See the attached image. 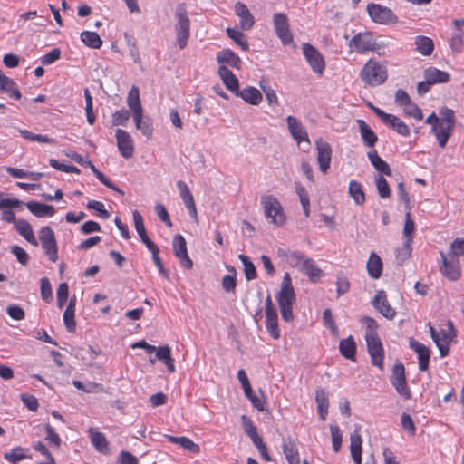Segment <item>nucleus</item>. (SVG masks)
Here are the masks:
<instances>
[{
	"mask_svg": "<svg viewBox=\"0 0 464 464\" xmlns=\"http://www.w3.org/2000/svg\"><path fill=\"white\" fill-rule=\"evenodd\" d=\"M276 301L280 307L283 320L285 322L293 321V305L295 304L296 296L292 285L291 276L287 272L283 276L280 291L276 295Z\"/></svg>",
	"mask_w": 464,
	"mask_h": 464,
	"instance_id": "f257e3e1",
	"label": "nucleus"
},
{
	"mask_svg": "<svg viewBox=\"0 0 464 464\" xmlns=\"http://www.w3.org/2000/svg\"><path fill=\"white\" fill-rule=\"evenodd\" d=\"M261 205L264 208L265 216L270 222L282 227L286 220L285 214L279 200L274 195H264L261 197Z\"/></svg>",
	"mask_w": 464,
	"mask_h": 464,
	"instance_id": "f03ea898",
	"label": "nucleus"
},
{
	"mask_svg": "<svg viewBox=\"0 0 464 464\" xmlns=\"http://www.w3.org/2000/svg\"><path fill=\"white\" fill-rule=\"evenodd\" d=\"M362 80L368 85L378 86L387 79L386 68L373 60H369L360 72Z\"/></svg>",
	"mask_w": 464,
	"mask_h": 464,
	"instance_id": "7ed1b4c3",
	"label": "nucleus"
},
{
	"mask_svg": "<svg viewBox=\"0 0 464 464\" xmlns=\"http://www.w3.org/2000/svg\"><path fill=\"white\" fill-rule=\"evenodd\" d=\"M349 45L360 53L372 51L380 54L381 51L385 47V44L383 42H377L370 32L356 34L351 39Z\"/></svg>",
	"mask_w": 464,
	"mask_h": 464,
	"instance_id": "20e7f679",
	"label": "nucleus"
},
{
	"mask_svg": "<svg viewBox=\"0 0 464 464\" xmlns=\"http://www.w3.org/2000/svg\"><path fill=\"white\" fill-rule=\"evenodd\" d=\"M175 16L178 20L175 25L178 45L180 49L187 46L190 34V21L188 14L182 5H179Z\"/></svg>",
	"mask_w": 464,
	"mask_h": 464,
	"instance_id": "39448f33",
	"label": "nucleus"
},
{
	"mask_svg": "<svg viewBox=\"0 0 464 464\" xmlns=\"http://www.w3.org/2000/svg\"><path fill=\"white\" fill-rule=\"evenodd\" d=\"M367 14L376 24H395L398 23V17L393 11L380 4L370 3L366 7Z\"/></svg>",
	"mask_w": 464,
	"mask_h": 464,
	"instance_id": "423d86ee",
	"label": "nucleus"
},
{
	"mask_svg": "<svg viewBox=\"0 0 464 464\" xmlns=\"http://www.w3.org/2000/svg\"><path fill=\"white\" fill-rule=\"evenodd\" d=\"M273 25L276 36L281 40L284 45H289L294 43L293 34L290 30L288 17L284 13H276L273 17Z\"/></svg>",
	"mask_w": 464,
	"mask_h": 464,
	"instance_id": "0eeeda50",
	"label": "nucleus"
},
{
	"mask_svg": "<svg viewBox=\"0 0 464 464\" xmlns=\"http://www.w3.org/2000/svg\"><path fill=\"white\" fill-rule=\"evenodd\" d=\"M39 239L49 259L52 262H56L58 259V246L53 230L48 226L43 227L39 231Z\"/></svg>",
	"mask_w": 464,
	"mask_h": 464,
	"instance_id": "6e6552de",
	"label": "nucleus"
},
{
	"mask_svg": "<svg viewBox=\"0 0 464 464\" xmlns=\"http://www.w3.org/2000/svg\"><path fill=\"white\" fill-rule=\"evenodd\" d=\"M441 265L439 269L441 275L450 281H457L461 276V268L457 258L447 256L443 251H440Z\"/></svg>",
	"mask_w": 464,
	"mask_h": 464,
	"instance_id": "1a4fd4ad",
	"label": "nucleus"
},
{
	"mask_svg": "<svg viewBox=\"0 0 464 464\" xmlns=\"http://www.w3.org/2000/svg\"><path fill=\"white\" fill-rule=\"evenodd\" d=\"M302 50L312 70L318 75H323L325 63L322 53L308 43L302 44Z\"/></svg>",
	"mask_w": 464,
	"mask_h": 464,
	"instance_id": "9d476101",
	"label": "nucleus"
},
{
	"mask_svg": "<svg viewBox=\"0 0 464 464\" xmlns=\"http://www.w3.org/2000/svg\"><path fill=\"white\" fill-rule=\"evenodd\" d=\"M390 380L396 392L403 397L404 400H409L411 398V391L409 390L406 382L405 368L402 363L398 362L393 366L392 374Z\"/></svg>",
	"mask_w": 464,
	"mask_h": 464,
	"instance_id": "9b49d317",
	"label": "nucleus"
},
{
	"mask_svg": "<svg viewBox=\"0 0 464 464\" xmlns=\"http://www.w3.org/2000/svg\"><path fill=\"white\" fill-rule=\"evenodd\" d=\"M115 138L121 155L125 159L131 158L134 152V142L130 134L122 129H117Z\"/></svg>",
	"mask_w": 464,
	"mask_h": 464,
	"instance_id": "f8f14e48",
	"label": "nucleus"
},
{
	"mask_svg": "<svg viewBox=\"0 0 464 464\" xmlns=\"http://www.w3.org/2000/svg\"><path fill=\"white\" fill-rule=\"evenodd\" d=\"M448 326L450 331L447 332L444 329L440 330L434 340V343L440 351V357H446L449 355L450 344L455 336L453 324L450 321L448 322Z\"/></svg>",
	"mask_w": 464,
	"mask_h": 464,
	"instance_id": "ddd939ff",
	"label": "nucleus"
},
{
	"mask_svg": "<svg viewBox=\"0 0 464 464\" xmlns=\"http://www.w3.org/2000/svg\"><path fill=\"white\" fill-rule=\"evenodd\" d=\"M372 304L373 307L385 318L392 320L395 317L396 311L389 304L385 291L379 290Z\"/></svg>",
	"mask_w": 464,
	"mask_h": 464,
	"instance_id": "4468645a",
	"label": "nucleus"
},
{
	"mask_svg": "<svg viewBox=\"0 0 464 464\" xmlns=\"http://www.w3.org/2000/svg\"><path fill=\"white\" fill-rule=\"evenodd\" d=\"M317 150V161L319 169L323 173H326L330 168L332 159V149L328 142L318 140L315 141Z\"/></svg>",
	"mask_w": 464,
	"mask_h": 464,
	"instance_id": "2eb2a0df",
	"label": "nucleus"
},
{
	"mask_svg": "<svg viewBox=\"0 0 464 464\" xmlns=\"http://www.w3.org/2000/svg\"><path fill=\"white\" fill-rule=\"evenodd\" d=\"M366 343L372 363L382 371L384 350L380 338L368 339Z\"/></svg>",
	"mask_w": 464,
	"mask_h": 464,
	"instance_id": "dca6fc26",
	"label": "nucleus"
},
{
	"mask_svg": "<svg viewBox=\"0 0 464 464\" xmlns=\"http://www.w3.org/2000/svg\"><path fill=\"white\" fill-rule=\"evenodd\" d=\"M173 250L175 256L179 259L181 265L187 269H191L193 266V262L188 255L186 240L181 235H176L174 237Z\"/></svg>",
	"mask_w": 464,
	"mask_h": 464,
	"instance_id": "f3484780",
	"label": "nucleus"
},
{
	"mask_svg": "<svg viewBox=\"0 0 464 464\" xmlns=\"http://www.w3.org/2000/svg\"><path fill=\"white\" fill-rule=\"evenodd\" d=\"M288 130L293 139L300 144L302 141H305L307 145H310L308 134L302 123L294 116H288L286 118Z\"/></svg>",
	"mask_w": 464,
	"mask_h": 464,
	"instance_id": "a211bd4d",
	"label": "nucleus"
},
{
	"mask_svg": "<svg viewBox=\"0 0 464 464\" xmlns=\"http://www.w3.org/2000/svg\"><path fill=\"white\" fill-rule=\"evenodd\" d=\"M216 59L219 66H227V68L230 66L236 70H239L242 67L241 59L230 49H223L218 52Z\"/></svg>",
	"mask_w": 464,
	"mask_h": 464,
	"instance_id": "6ab92c4d",
	"label": "nucleus"
},
{
	"mask_svg": "<svg viewBox=\"0 0 464 464\" xmlns=\"http://www.w3.org/2000/svg\"><path fill=\"white\" fill-rule=\"evenodd\" d=\"M454 126H451L448 123L442 121H439L436 124H433L431 128L432 133L435 135L439 145L440 148H445L450 138L452 135Z\"/></svg>",
	"mask_w": 464,
	"mask_h": 464,
	"instance_id": "aec40b11",
	"label": "nucleus"
},
{
	"mask_svg": "<svg viewBox=\"0 0 464 464\" xmlns=\"http://www.w3.org/2000/svg\"><path fill=\"white\" fill-rule=\"evenodd\" d=\"M409 344L410 347L418 354L419 369L423 372L427 371L430 357L429 348L413 338L410 339Z\"/></svg>",
	"mask_w": 464,
	"mask_h": 464,
	"instance_id": "412c9836",
	"label": "nucleus"
},
{
	"mask_svg": "<svg viewBox=\"0 0 464 464\" xmlns=\"http://www.w3.org/2000/svg\"><path fill=\"white\" fill-rule=\"evenodd\" d=\"M218 72L226 88L236 94L239 89V81L237 76L227 66H219Z\"/></svg>",
	"mask_w": 464,
	"mask_h": 464,
	"instance_id": "4be33fe9",
	"label": "nucleus"
},
{
	"mask_svg": "<svg viewBox=\"0 0 464 464\" xmlns=\"http://www.w3.org/2000/svg\"><path fill=\"white\" fill-rule=\"evenodd\" d=\"M277 255L279 257L283 258L288 265L293 267H296L301 270V266H303V263L306 260L307 256L295 251L285 250L283 248H279L277 250Z\"/></svg>",
	"mask_w": 464,
	"mask_h": 464,
	"instance_id": "5701e85b",
	"label": "nucleus"
},
{
	"mask_svg": "<svg viewBox=\"0 0 464 464\" xmlns=\"http://www.w3.org/2000/svg\"><path fill=\"white\" fill-rule=\"evenodd\" d=\"M235 13L240 18V26L243 30H249L255 24L254 16L251 14L247 6L243 3H237Z\"/></svg>",
	"mask_w": 464,
	"mask_h": 464,
	"instance_id": "b1692460",
	"label": "nucleus"
},
{
	"mask_svg": "<svg viewBox=\"0 0 464 464\" xmlns=\"http://www.w3.org/2000/svg\"><path fill=\"white\" fill-rule=\"evenodd\" d=\"M356 121L364 145L368 148H373L378 140L377 135L363 120H357Z\"/></svg>",
	"mask_w": 464,
	"mask_h": 464,
	"instance_id": "393cba45",
	"label": "nucleus"
},
{
	"mask_svg": "<svg viewBox=\"0 0 464 464\" xmlns=\"http://www.w3.org/2000/svg\"><path fill=\"white\" fill-rule=\"evenodd\" d=\"M235 95L242 98L246 103L251 105H258L263 99L260 91L251 86L243 90L238 89Z\"/></svg>",
	"mask_w": 464,
	"mask_h": 464,
	"instance_id": "a878e982",
	"label": "nucleus"
},
{
	"mask_svg": "<svg viewBox=\"0 0 464 464\" xmlns=\"http://www.w3.org/2000/svg\"><path fill=\"white\" fill-rule=\"evenodd\" d=\"M424 77L433 84L445 83L450 80V74L448 72L439 70L435 67H429L424 70Z\"/></svg>",
	"mask_w": 464,
	"mask_h": 464,
	"instance_id": "bb28decb",
	"label": "nucleus"
},
{
	"mask_svg": "<svg viewBox=\"0 0 464 464\" xmlns=\"http://www.w3.org/2000/svg\"><path fill=\"white\" fill-rule=\"evenodd\" d=\"M362 440L356 430L350 435V452L355 464H362Z\"/></svg>",
	"mask_w": 464,
	"mask_h": 464,
	"instance_id": "cd10ccee",
	"label": "nucleus"
},
{
	"mask_svg": "<svg viewBox=\"0 0 464 464\" xmlns=\"http://www.w3.org/2000/svg\"><path fill=\"white\" fill-rule=\"evenodd\" d=\"M282 449L289 464H300L298 450L292 438L284 440Z\"/></svg>",
	"mask_w": 464,
	"mask_h": 464,
	"instance_id": "c85d7f7f",
	"label": "nucleus"
},
{
	"mask_svg": "<svg viewBox=\"0 0 464 464\" xmlns=\"http://www.w3.org/2000/svg\"><path fill=\"white\" fill-rule=\"evenodd\" d=\"M382 267L383 264L382 258L376 253H371L366 264L368 275L372 279H378L382 276Z\"/></svg>",
	"mask_w": 464,
	"mask_h": 464,
	"instance_id": "c756f323",
	"label": "nucleus"
},
{
	"mask_svg": "<svg viewBox=\"0 0 464 464\" xmlns=\"http://www.w3.org/2000/svg\"><path fill=\"white\" fill-rule=\"evenodd\" d=\"M0 91L8 93V95L16 100L21 99L22 94L18 90L16 83L9 77L5 75L0 70Z\"/></svg>",
	"mask_w": 464,
	"mask_h": 464,
	"instance_id": "7c9ffc66",
	"label": "nucleus"
},
{
	"mask_svg": "<svg viewBox=\"0 0 464 464\" xmlns=\"http://www.w3.org/2000/svg\"><path fill=\"white\" fill-rule=\"evenodd\" d=\"M75 305H76V297L72 296L63 314V323L68 332L73 333L76 329V322H75Z\"/></svg>",
	"mask_w": 464,
	"mask_h": 464,
	"instance_id": "2f4dec72",
	"label": "nucleus"
},
{
	"mask_svg": "<svg viewBox=\"0 0 464 464\" xmlns=\"http://www.w3.org/2000/svg\"><path fill=\"white\" fill-rule=\"evenodd\" d=\"M16 231L24 237V239L34 246H38V241L34 237L31 224L25 219H18L15 223Z\"/></svg>",
	"mask_w": 464,
	"mask_h": 464,
	"instance_id": "473e14b6",
	"label": "nucleus"
},
{
	"mask_svg": "<svg viewBox=\"0 0 464 464\" xmlns=\"http://www.w3.org/2000/svg\"><path fill=\"white\" fill-rule=\"evenodd\" d=\"M135 127L148 139L151 138L153 133L152 121L150 117H143V112L133 115Z\"/></svg>",
	"mask_w": 464,
	"mask_h": 464,
	"instance_id": "72a5a7b5",
	"label": "nucleus"
},
{
	"mask_svg": "<svg viewBox=\"0 0 464 464\" xmlns=\"http://www.w3.org/2000/svg\"><path fill=\"white\" fill-rule=\"evenodd\" d=\"M89 435L92 445L98 451L102 453H108L110 451L107 440L102 432L94 428H90Z\"/></svg>",
	"mask_w": 464,
	"mask_h": 464,
	"instance_id": "f704fd0d",
	"label": "nucleus"
},
{
	"mask_svg": "<svg viewBox=\"0 0 464 464\" xmlns=\"http://www.w3.org/2000/svg\"><path fill=\"white\" fill-rule=\"evenodd\" d=\"M315 402L317 404V411L322 420H325L328 413L329 400L328 394L324 389L318 388L315 391Z\"/></svg>",
	"mask_w": 464,
	"mask_h": 464,
	"instance_id": "c9c22d12",
	"label": "nucleus"
},
{
	"mask_svg": "<svg viewBox=\"0 0 464 464\" xmlns=\"http://www.w3.org/2000/svg\"><path fill=\"white\" fill-rule=\"evenodd\" d=\"M26 207L31 213H33L34 216L38 218L44 216L52 217L55 212L54 208L53 206H49L36 201L27 202Z\"/></svg>",
	"mask_w": 464,
	"mask_h": 464,
	"instance_id": "e433bc0d",
	"label": "nucleus"
},
{
	"mask_svg": "<svg viewBox=\"0 0 464 464\" xmlns=\"http://www.w3.org/2000/svg\"><path fill=\"white\" fill-rule=\"evenodd\" d=\"M455 29L450 40V48L453 52H459L463 44V32L461 26L464 25V19L454 20Z\"/></svg>",
	"mask_w": 464,
	"mask_h": 464,
	"instance_id": "4c0bfd02",
	"label": "nucleus"
},
{
	"mask_svg": "<svg viewBox=\"0 0 464 464\" xmlns=\"http://www.w3.org/2000/svg\"><path fill=\"white\" fill-rule=\"evenodd\" d=\"M367 156L369 158V160L371 161L372 165L374 167V169L381 172L383 175L391 176L392 175V169L389 166V164L384 161L377 153L375 150H371L367 153Z\"/></svg>",
	"mask_w": 464,
	"mask_h": 464,
	"instance_id": "58836bf2",
	"label": "nucleus"
},
{
	"mask_svg": "<svg viewBox=\"0 0 464 464\" xmlns=\"http://www.w3.org/2000/svg\"><path fill=\"white\" fill-rule=\"evenodd\" d=\"M127 103L133 115H137L143 112V109L140 103L139 89L136 86H132L128 93Z\"/></svg>",
	"mask_w": 464,
	"mask_h": 464,
	"instance_id": "ea45409f",
	"label": "nucleus"
},
{
	"mask_svg": "<svg viewBox=\"0 0 464 464\" xmlns=\"http://www.w3.org/2000/svg\"><path fill=\"white\" fill-rule=\"evenodd\" d=\"M165 437L170 442L180 446L182 449L187 450L189 452L198 453L200 450L199 446L188 437H175L171 435H165Z\"/></svg>",
	"mask_w": 464,
	"mask_h": 464,
	"instance_id": "a19ab883",
	"label": "nucleus"
},
{
	"mask_svg": "<svg viewBox=\"0 0 464 464\" xmlns=\"http://www.w3.org/2000/svg\"><path fill=\"white\" fill-rule=\"evenodd\" d=\"M383 122L401 136H408L410 134L409 127L393 114H389Z\"/></svg>",
	"mask_w": 464,
	"mask_h": 464,
	"instance_id": "79ce46f5",
	"label": "nucleus"
},
{
	"mask_svg": "<svg viewBox=\"0 0 464 464\" xmlns=\"http://www.w3.org/2000/svg\"><path fill=\"white\" fill-rule=\"evenodd\" d=\"M341 354L348 360L354 361L356 343L352 336L343 339L339 343Z\"/></svg>",
	"mask_w": 464,
	"mask_h": 464,
	"instance_id": "37998d69",
	"label": "nucleus"
},
{
	"mask_svg": "<svg viewBox=\"0 0 464 464\" xmlns=\"http://www.w3.org/2000/svg\"><path fill=\"white\" fill-rule=\"evenodd\" d=\"M156 358L165 363L169 372L176 371L174 359L171 357L170 347L169 345L159 347L156 351Z\"/></svg>",
	"mask_w": 464,
	"mask_h": 464,
	"instance_id": "c03bdc74",
	"label": "nucleus"
},
{
	"mask_svg": "<svg viewBox=\"0 0 464 464\" xmlns=\"http://www.w3.org/2000/svg\"><path fill=\"white\" fill-rule=\"evenodd\" d=\"M348 192L356 205L362 206L364 204L365 193L361 183L356 180H351L348 187Z\"/></svg>",
	"mask_w": 464,
	"mask_h": 464,
	"instance_id": "a18cd8bd",
	"label": "nucleus"
},
{
	"mask_svg": "<svg viewBox=\"0 0 464 464\" xmlns=\"http://www.w3.org/2000/svg\"><path fill=\"white\" fill-rule=\"evenodd\" d=\"M300 271H303L305 275H307L310 280L313 282L316 281V279H318L323 275L322 270L317 266L315 262L309 257L304 260V263H303V266H301Z\"/></svg>",
	"mask_w": 464,
	"mask_h": 464,
	"instance_id": "49530a36",
	"label": "nucleus"
},
{
	"mask_svg": "<svg viewBox=\"0 0 464 464\" xmlns=\"http://www.w3.org/2000/svg\"><path fill=\"white\" fill-rule=\"evenodd\" d=\"M82 42L88 47L92 49H99L102 45V40L100 35L92 31H82L81 33Z\"/></svg>",
	"mask_w": 464,
	"mask_h": 464,
	"instance_id": "de8ad7c7",
	"label": "nucleus"
},
{
	"mask_svg": "<svg viewBox=\"0 0 464 464\" xmlns=\"http://www.w3.org/2000/svg\"><path fill=\"white\" fill-rule=\"evenodd\" d=\"M416 50L422 55H430L434 50L433 41L427 36H417L415 39Z\"/></svg>",
	"mask_w": 464,
	"mask_h": 464,
	"instance_id": "09e8293b",
	"label": "nucleus"
},
{
	"mask_svg": "<svg viewBox=\"0 0 464 464\" xmlns=\"http://www.w3.org/2000/svg\"><path fill=\"white\" fill-rule=\"evenodd\" d=\"M28 449L23 447L14 448L10 452L4 454V459L12 464H17L19 461L24 460L30 456H27Z\"/></svg>",
	"mask_w": 464,
	"mask_h": 464,
	"instance_id": "8fccbe9b",
	"label": "nucleus"
},
{
	"mask_svg": "<svg viewBox=\"0 0 464 464\" xmlns=\"http://www.w3.org/2000/svg\"><path fill=\"white\" fill-rule=\"evenodd\" d=\"M86 166L89 167L92 171L93 172V174L95 175V177L104 185L106 186L107 188L123 195L124 192L117 188L102 171H100L92 163L90 160H86Z\"/></svg>",
	"mask_w": 464,
	"mask_h": 464,
	"instance_id": "3c124183",
	"label": "nucleus"
},
{
	"mask_svg": "<svg viewBox=\"0 0 464 464\" xmlns=\"http://www.w3.org/2000/svg\"><path fill=\"white\" fill-rule=\"evenodd\" d=\"M227 269L228 270L229 274L223 276L222 287L225 292L233 293L235 292L237 286V270L234 266H227Z\"/></svg>",
	"mask_w": 464,
	"mask_h": 464,
	"instance_id": "603ef678",
	"label": "nucleus"
},
{
	"mask_svg": "<svg viewBox=\"0 0 464 464\" xmlns=\"http://www.w3.org/2000/svg\"><path fill=\"white\" fill-rule=\"evenodd\" d=\"M277 313H270L266 314V327L273 339L277 340L280 338V331L277 324Z\"/></svg>",
	"mask_w": 464,
	"mask_h": 464,
	"instance_id": "864d4df0",
	"label": "nucleus"
},
{
	"mask_svg": "<svg viewBox=\"0 0 464 464\" xmlns=\"http://www.w3.org/2000/svg\"><path fill=\"white\" fill-rule=\"evenodd\" d=\"M226 32L227 36L231 38L243 51L248 50L249 45L247 39L242 32L230 27H227Z\"/></svg>",
	"mask_w": 464,
	"mask_h": 464,
	"instance_id": "5fc2aeb1",
	"label": "nucleus"
},
{
	"mask_svg": "<svg viewBox=\"0 0 464 464\" xmlns=\"http://www.w3.org/2000/svg\"><path fill=\"white\" fill-rule=\"evenodd\" d=\"M361 322L365 325V340L379 338L377 334L378 323L370 316H364Z\"/></svg>",
	"mask_w": 464,
	"mask_h": 464,
	"instance_id": "6e6d98bb",
	"label": "nucleus"
},
{
	"mask_svg": "<svg viewBox=\"0 0 464 464\" xmlns=\"http://www.w3.org/2000/svg\"><path fill=\"white\" fill-rule=\"evenodd\" d=\"M238 258L241 260V262L244 266V273H245L246 279L247 281L256 279L257 277V274H256V266L253 264V262L250 261V259L246 256L242 255V254H240L238 256Z\"/></svg>",
	"mask_w": 464,
	"mask_h": 464,
	"instance_id": "4d7b16f0",
	"label": "nucleus"
},
{
	"mask_svg": "<svg viewBox=\"0 0 464 464\" xmlns=\"http://www.w3.org/2000/svg\"><path fill=\"white\" fill-rule=\"evenodd\" d=\"M177 187H178V188L179 190L180 198L183 200V203H184V205L186 207L188 206L189 204L195 202L193 195L190 192L189 188L188 187V185L184 181L179 180L177 182Z\"/></svg>",
	"mask_w": 464,
	"mask_h": 464,
	"instance_id": "13d9d810",
	"label": "nucleus"
},
{
	"mask_svg": "<svg viewBox=\"0 0 464 464\" xmlns=\"http://www.w3.org/2000/svg\"><path fill=\"white\" fill-rule=\"evenodd\" d=\"M375 184L378 194L381 198H388L391 196V189L387 180L383 178V176L379 175L375 178Z\"/></svg>",
	"mask_w": 464,
	"mask_h": 464,
	"instance_id": "bf43d9fd",
	"label": "nucleus"
},
{
	"mask_svg": "<svg viewBox=\"0 0 464 464\" xmlns=\"http://www.w3.org/2000/svg\"><path fill=\"white\" fill-rule=\"evenodd\" d=\"M460 256H464V238H455L450 247L449 256L457 258Z\"/></svg>",
	"mask_w": 464,
	"mask_h": 464,
	"instance_id": "052dcab7",
	"label": "nucleus"
},
{
	"mask_svg": "<svg viewBox=\"0 0 464 464\" xmlns=\"http://www.w3.org/2000/svg\"><path fill=\"white\" fill-rule=\"evenodd\" d=\"M130 113L126 109H121L119 111H116L112 114V125L113 126H126L129 119H130Z\"/></svg>",
	"mask_w": 464,
	"mask_h": 464,
	"instance_id": "680f3d73",
	"label": "nucleus"
},
{
	"mask_svg": "<svg viewBox=\"0 0 464 464\" xmlns=\"http://www.w3.org/2000/svg\"><path fill=\"white\" fill-rule=\"evenodd\" d=\"M84 98L87 121L89 124L92 125L95 122L96 117L93 113L92 98L88 89L84 90Z\"/></svg>",
	"mask_w": 464,
	"mask_h": 464,
	"instance_id": "e2e57ef3",
	"label": "nucleus"
},
{
	"mask_svg": "<svg viewBox=\"0 0 464 464\" xmlns=\"http://www.w3.org/2000/svg\"><path fill=\"white\" fill-rule=\"evenodd\" d=\"M403 111L407 116L412 117L418 121H421L423 119L421 110L411 101L403 106Z\"/></svg>",
	"mask_w": 464,
	"mask_h": 464,
	"instance_id": "0e129e2a",
	"label": "nucleus"
},
{
	"mask_svg": "<svg viewBox=\"0 0 464 464\" xmlns=\"http://www.w3.org/2000/svg\"><path fill=\"white\" fill-rule=\"evenodd\" d=\"M336 292L338 296L346 294L350 289V282L346 276L343 273L339 274L336 278Z\"/></svg>",
	"mask_w": 464,
	"mask_h": 464,
	"instance_id": "69168bd1",
	"label": "nucleus"
},
{
	"mask_svg": "<svg viewBox=\"0 0 464 464\" xmlns=\"http://www.w3.org/2000/svg\"><path fill=\"white\" fill-rule=\"evenodd\" d=\"M439 114L440 116L439 117L440 121H442V123L445 122L455 126V112L452 109L444 106L440 110Z\"/></svg>",
	"mask_w": 464,
	"mask_h": 464,
	"instance_id": "338daca9",
	"label": "nucleus"
},
{
	"mask_svg": "<svg viewBox=\"0 0 464 464\" xmlns=\"http://www.w3.org/2000/svg\"><path fill=\"white\" fill-rule=\"evenodd\" d=\"M10 251L13 255L15 256L17 261L23 265V266H26L28 264V261H29V255L26 253V251L17 246V245H14L10 247Z\"/></svg>",
	"mask_w": 464,
	"mask_h": 464,
	"instance_id": "774afa93",
	"label": "nucleus"
}]
</instances>
